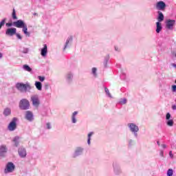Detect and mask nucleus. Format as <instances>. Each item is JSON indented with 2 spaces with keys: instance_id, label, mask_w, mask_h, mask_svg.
<instances>
[{
  "instance_id": "nucleus-1",
  "label": "nucleus",
  "mask_w": 176,
  "mask_h": 176,
  "mask_svg": "<svg viewBox=\"0 0 176 176\" xmlns=\"http://www.w3.org/2000/svg\"><path fill=\"white\" fill-rule=\"evenodd\" d=\"M16 88L21 93H26V91H31L32 87L30 84H24L23 82H18L16 84Z\"/></svg>"
},
{
  "instance_id": "nucleus-2",
  "label": "nucleus",
  "mask_w": 176,
  "mask_h": 176,
  "mask_svg": "<svg viewBox=\"0 0 176 176\" xmlns=\"http://www.w3.org/2000/svg\"><path fill=\"white\" fill-rule=\"evenodd\" d=\"M127 127L131 133L134 135L135 138L138 137V131H140V127L134 122H130L127 124Z\"/></svg>"
},
{
  "instance_id": "nucleus-3",
  "label": "nucleus",
  "mask_w": 176,
  "mask_h": 176,
  "mask_svg": "<svg viewBox=\"0 0 176 176\" xmlns=\"http://www.w3.org/2000/svg\"><path fill=\"white\" fill-rule=\"evenodd\" d=\"M83 152H85V148L82 146H77L74 153L72 154V159H76V157H79V156H82L83 155Z\"/></svg>"
},
{
  "instance_id": "nucleus-4",
  "label": "nucleus",
  "mask_w": 176,
  "mask_h": 176,
  "mask_svg": "<svg viewBox=\"0 0 176 176\" xmlns=\"http://www.w3.org/2000/svg\"><path fill=\"white\" fill-rule=\"evenodd\" d=\"M19 108L23 111L30 109V101L27 99H22L19 102Z\"/></svg>"
},
{
  "instance_id": "nucleus-5",
  "label": "nucleus",
  "mask_w": 176,
  "mask_h": 176,
  "mask_svg": "<svg viewBox=\"0 0 176 176\" xmlns=\"http://www.w3.org/2000/svg\"><path fill=\"white\" fill-rule=\"evenodd\" d=\"M113 170L114 175L117 176L120 175L123 173L122 170V167L120 166V164L119 163L113 164Z\"/></svg>"
},
{
  "instance_id": "nucleus-6",
  "label": "nucleus",
  "mask_w": 176,
  "mask_h": 176,
  "mask_svg": "<svg viewBox=\"0 0 176 176\" xmlns=\"http://www.w3.org/2000/svg\"><path fill=\"white\" fill-rule=\"evenodd\" d=\"M17 118H12L8 126L9 131H14L17 129Z\"/></svg>"
},
{
  "instance_id": "nucleus-7",
  "label": "nucleus",
  "mask_w": 176,
  "mask_h": 176,
  "mask_svg": "<svg viewBox=\"0 0 176 176\" xmlns=\"http://www.w3.org/2000/svg\"><path fill=\"white\" fill-rule=\"evenodd\" d=\"M33 107L38 108L39 104H41V101L39 100V96L38 95H32L30 98Z\"/></svg>"
},
{
  "instance_id": "nucleus-8",
  "label": "nucleus",
  "mask_w": 176,
  "mask_h": 176,
  "mask_svg": "<svg viewBox=\"0 0 176 176\" xmlns=\"http://www.w3.org/2000/svg\"><path fill=\"white\" fill-rule=\"evenodd\" d=\"M166 123L168 127L174 126V120L171 119V114L170 113H167L166 115Z\"/></svg>"
},
{
  "instance_id": "nucleus-9",
  "label": "nucleus",
  "mask_w": 176,
  "mask_h": 176,
  "mask_svg": "<svg viewBox=\"0 0 176 176\" xmlns=\"http://www.w3.org/2000/svg\"><path fill=\"white\" fill-rule=\"evenodd\" d=\"M15 166L14 164L12 162H8L6 165V168L5 169V173H13V171H14V168H15Z\"/></svg>"
},
{
  "instance_id": "nucleus-10",
  "label": "nucleus",
  "mask_w": 176,
  "mask_h": 176,
  "mask_svg": "<svg viewBox=\"0 0 176 176\" xmlns=\"http://www.w3.org/2000/svg\"><path fill=\"white\" fill-rule=\"evenodd\" d=\"M65 80L68 85H71L74 80V73L69 72L65 75Z\"/></svg>"
},
{
  "instance_id": "nucleus-11",
  "label": "nucleus",
  "mask_w": 176,
  "mask_h": 176,
  "mask_svg": "<svg viewBox=\"0 0 176 176\" xmlns=\"http://www.w3.org/2000/svg\"><path fill=\"white\" fill-rule=\"evenodd\" d=\"M16 32H17L16 28H10L6 30V35L7 36H13V35H16Z\"/></svg>"
},
{
  "instance_id": "nucleus-12",
  "label": "nucleus",
  "mask_w": 176,
  "mask_h": 176,
  "mask_svg": "<svg viewBox=\"0 0 176 176\" xmlns=\"http://www.w3.org/2000/svg\"><path fill=\"white\" fill-rule=\"evenodd\" d=\"M72 41H74L72 36H69L67 38L65 45L63 47V52H65V50H67V49H68V47H69L71 45H72Z\"/></svg>"
},
{
  "instance_id": "nucleus-13",
  "label": "nucleus",
  "mask_w": 176,
  "mask_h": 176,
  "mask_svg": "<svg viewBox=\"0 0 176 176\" xmlns=\"http://www.w3.org/2000/svg\"><path fill=\"white\" fill-rule=\"evenodd\" d=\"M18 153L20 157L24 158L27 156V150L23 146H21L18 149Z\"/></svg>"
},
{
  "instance_id": "nucleus-14",
  "label": "nucleus",
  "mask_w": 176,
  "mask_h": 176,
  "mask_svg": "<svg viewBox=\"0 0 176 176\" xmlns=\"http://www.w3.org/2000/svg\"><path fill=\"white\" fill-rule=\"evenodd\" d=\"M175 25V20L168 19L166 22V26L168 30H173Z\"/></svg>"
},
{
  "instance_id": "nucleus-15",
  "label": "nucleus",
  "mask_w": 176,
  "mask_h": 176,
  "mask_svg": "<svg viewBox=\"0 0 176 176\" xmlns=\"http://www.w3.org/2000/svg\"><path fill=\"white\" fill-rule=\"evenodd\" d=\"M25 24L26 23H24V21L21 19L13 22L14 27H16V28H22Z\"/></svg>"
},
{
  "instance_id": "nucleus-16",
  "label": "nucleus",
  "mask_w": 176,
  "mask_h": 176,
  "mask_svg": "<svg viewBox=\"0 0 176 176\" xmlns=\"http://www.w3.org/2000/svg\"><path fill=\"white\" fill-rule=\"evenodd\" d=\"M156 9L158 10H164L166 9V3L163 1H158L156 4Z\"/></svg>"
},
{
  "instance_id": "nucleus-17",
  "label": "nucleus",
  "mask_w": 176,
  "mask_h": 176,
  "mask_svg": "<svg viewBox=\"0 0 176 176\" xmlns=\"http://www.w3.org/2000/svg\"><path fill=\"white\" fill-rule=\"evenodd\" d=\"M25 118L29 122H32L34 120V114H32V111H27L25 112Z\"/></svg>"
},
{
  "instance_id": "nucleus-18",
  "label": "nucleus",
  "mask_w": 176,
  "mask_h": 176,
  "mask_svg": "<svg viewBox=\"0 0 176 176\" xmlns=\"http://www.w3.org/2000/svg\"><path fill=\"white\" fill-rule=\"evenodd\" d=\"M78 111H74L72 113L71 116V120H72V123H73L74 124H76L78 122V118H76V116H78Z\"/></svg>"
},
{
  "instance_id": "nucleus-19",
  "label": "nucleus",
  "mask_w": 176,
  "mask_h": 176,
  "mask_svg": "<svg viewBox=\"0 0 176 176\" xmlns=\"http://www.w3.org/2000/svg\"><path fill=\"white\" fill-rule=\"evenodd\" d=\"M43 48L41 50V55L42 57H46L47 56V45L43 44Z\"/></svg>"
},
{
  "instance_id": "nucleus-20",
  "label": "nucleus",
  "mask_w": 176,
  "mask_h": 176,
  "mask_svg": "<svg viewBox=\"0 0 176 176\" xmlns=\"http://www.w3.org/2000/svg\"><path fill=\"white\" fill-rule=\"evenodd\" d=\"M21 28L23 34H25L26 36H30L31 33L28 32V28L27 27V23H25V25Z\"/></svg>"
},
{
  "instance_id": "nucleus-21",
  "label": "nucleus",
  "mask_w": 176,
  "mask_h": 176,
  "mask_svg": "<svg viewBox=\"0 0 176 176\" xmlns=\"http://www.w3.org/2000/svg\"><path fill=\"white\" fill-rule=\"evenodd\" d=\"M163 30V26L160 22L156 23V30L155 32L157 34H160L161 31Z\"/></svg>"
},
{
  "instance_id": "nucleus-22",
  "label": "nucleus",
  "mask_w": 176,
  "mask_h": 176,
  "mask_svg": "<svg viewBox=\"0 0 176 176\" xmlns=\"http://www.w3.org/2000/svg\"><path fill=\"white\" fill-rule=\"evenodd\" d=\"M12 142H14V146H15L16 148H17V146L20 145V137L15 136L12 140Z\"/></svg>"
},
{
  "instance_id": "nucleus-23",
  "label": "nucleus",
  "mask_w": 176,
  "mask_h": 176,
  "mask_svg": "<svg viewBox=\"0 0 176 176\" xmlns=\"http://www.w3.org/2000/svg\"><path fill=\"white\" fill-rule=\"evenodd\" d=\"M164 20V15H163V12L158 11V17H157V23H162Z\"/></svg>"
},
{
  "instance_id": "nucleus-24",
  "label": "nucleus",
  "mask_w": 176,
  "mask_h": 176,
  "mask_svg": "<svg viewBox=\"0 0 176 176\" xmlns=\"http://www.w3.org/2000/svg\"><path fill=\"white\" fill-rule=\"evenodd\" d=\"M93 135H94V132L91 131L88 133L87 135V144L88 145H91V137H93Z\"/></svg>"
},
{
  "instance_id": "nucleus-25",
  "label": "nucleus",
  "mask_w": 176,
  "mask_h": 176,
  "mask_svg": "<svg viewBox=\"0 0 176 176\" xmlns=\"http://www.w3.org/2000/svg\"><path fill=\"white\" fill-rule=\"evenodd\" d=\"M11 113H12V109H10V108L9 107L6 108L3 111L4 116H10Z\"/></svg>"
},
{
  "instance_id": "nucleus-26",
  "label": "nucleus",
  "mask_w": 176,
  "mask_h": 176,
  "mask_svg": "<svg viewBox=\"0 0 176 176\" xmlns=\"http://www.w3.org/2000/svg\"><path fill=\"white\" fill-rule=\"evenodd\" d=\"M34 86L36 87V89H37V90H38V91H41L42 90V82H39V81H36Z\"/></svg>"
},
{
  "instance_id": "nucleus-27",
  "label": "nucleus",
  "mask_w": 176,
  "mask_h": 176,
  "mask_svg": "<svg viewBox=\"0 0 176 176\" xmlns=\"http://www.w3.org/2000/svg\"><path fill=\"white\" fill-rule=\"evenodd\" d=\"M8 152V148H6V146H0V155L2 156L3 153H6Z\"/></svg>"
},
{
  "instance_id": "nucleus-28",
  "label": "nucleus",
  "mask_w": 176,
  "mask_h": 176,
  "mask_svg": "<svg viewBox=\"0 0 176 176\" xmlns=\"http://www.w3.org/2000/svg\"><path fill=\"white\" fill-rule=\"evenodd\" d=\"M23 69L25 71H27L28 72H31V71H32V69L31 67H30V66H28V65H23Z\"/></svg>"
},
{
  "instance_id": "nucleus-29",
  "label": "nucleus",
  "mask_w": 176,
  "mask_h": 176,
  "mask_svg": "<svg viewBox=\"0 0 176 176\" xmlns=\"http://www.w3.org/2000/svg\"><path fill=\"white\" fill-rule=\"evenodd\" d=\"M119 104H120V105L127 104V99L126 98L120 99Z\"/></svg>"
},
{
  "instance_id": "nucleus-30",
  "label": "nucleus",
  "mask_w": 176,
  "mask_h": 176,
  "mask_svg": "<svg viewBox=\"0 0 176 176\" xmlns=\"http://www.w3.org/2000/svg\"><path fill=\"white\" fill-rule=\"evenodd\" d=\"M91 74L94 78H97V68L93 67L91 69Z\"/></svg>"
},
{
  "instance_id": "nucleus-31",
  "label": "nucleus",
  "mask_w": 176,
  "mask_h": 176,
  "mask_svg": "<svg viewBox=\"0 0 176 176\" xmlns=\"http://www.w3.org/2000/svg\"><path fill=\"white\" fill-rule=\"evenodd\" d=\"M12 17L13 20H17V15H16V10L14 8L12 10Z\"/></svg>"
},
{
  "instance_id": "nucleus-32",
  "label": "nucleus",
  "mask_w": 176,
  "mask_h": 176,
  "mask_svg": "<svg viewBox=\"0 0 176 176\" xmlns=\"http://www.w3.org/2000/svg\"><path fill=\"white\" fill-rule=\"evenodd\" d=\"M104 91H105L107 96L109 97V98H112V95L111 94V92H109V89H108V88L105 87Z\"/></svg>"
},
{
  "instance_id": "nucleus-33",
  "label": "nucleus",
  "mask_w": 176,
  "mask_h": 176,
  "mask_svg": "<svg viewBox=\"0 0 176 176\" xmlns=\"http://www.w3.org/2000/svg\"><path fill=\"white\" fill-rule=\"evenodd\" d=\"M5 23H6V18H4L1 22H0V30L5 25Z\"/></svg>"
},
{
  "instance_id": "nucleus-34",
  "label": "nucleus",
  "mask_w": 176,
  "mask_h": 176,
  "mask_svg": "<svg viewBox=\"0 0 176 176\" xmlns=\"http://www.w3.org/2000/svg\"><path fill=\"white\" fill-rule=\"evenodd\" d=\"M128 145L129 146H133L134 145V140H133V139H129L128 140Z\"/></svg>"
},
{
  "instance_id": "nucleus-35",
  "label": "nucleus",
  "mask_w": 176,
  "mask_h": 176,
  "mask_svg": "<svg viewBox=\"0 0 176 176\" xmlns=\"http://www.w3.org/2000/svg\"><path fill=\"white\" fill-rule=\"evenodd\" d=\"M45 128L47 129V130L52 129V124L50 122H47L45 124Z\"/></svg>"
},
{
  "instance_id": "nucleus-36",
  "label": "nucleus",
  "mask_w": 176,
  "mask_h": 176,
  "mask_svg": "<svg viewBox=\"0 0 176 176\" xmlns=\"http://www.w3.org/2000/svg\"><path fill=\"white\" fill-rule=\"evenodd\" d=\"M173 174H174V170H173V169H168L167 171V176H173Z\"/></svg>"
},
{
  "instance_id": "nucleus-37",
  "label": "nucleus",
  "mask_w": 176,
  "mask_h": 176,
  "mask_svg": "<svg viewBox=\"0 0 176 176\" xmlns=\"http://www.w3.org/2000/svg\"><path fill=\"white\" fill-rule=\"evenodd\" d=\"M38 80H40V82H45V76H38Z\"/></svg>"
},
{
  "instance_id": "nucleus-38",
  "label": "nucleus",
  "mask_w": 176,
  "mask_h": 176,
  "mask_svg": "<svg viewBox=\"0 0 176 176\" xmlns=\"http://www.w3.org/2000/svg\"><path fill=\"white\" fill-rule=\"evenodd\" d=\"M50 87V85H49V83H45L44 85V89L45 90H49V87Z\"/></svg>"
},
{
  "instance_id": "nucleus-39",
  "label": "nucleus",
  "mask_w": 176,
  "mask_h": 176,
  "mask_svg": "<svg viewBox=\"0 0 176 176\" xmlns=\"http://www.w3.org/2000/svg\"><path fill=\"white\" fill-rule=\"evenodd\" d=\"M29 51H30V50H28V48H23L22 53L27 54V53H28Z\"/></svg>"
},
{
  "instance_id": "nucleus-40",
  "label": "nucleus",
  "mask_w": 176,
  "mask_h": 176,
  "mask_svg": "<svg viewBox=\"0 0 176 176\" xmlns=\"http://www.w3.org/2000/svg\"><path fill=\"white\" fill-rule=\"evenodd\" d=\"M172 91H173V93H176V85H172Z\"/></svg>"
},
{
  "instance_id": "nucleus-41",
  "label": "nucleus",
  "mask_w": 176,
  "mask_h": 176,
  "mask_svg": "<svg viewBox=\"0 0 176 176\" xmlns=\"http://www.w3.org/2000/svg\"><path fill=\"white\" fill-rule=\"evenodd\" d=\"M15 35L16 38H18V39H23V37L21 36V35H20V34L16 33Z\"/></svg>"
},
{
  "instance_id": "nucleus-42",
  "label": "nucleus",
  "mask_w": 176,
  "mask_h": 176,
  "mask_svg": "<svg viewBox=\"0 0 176 176\" xmlns=\"http://www.w3.org/2000/svg\"><path fill=\"white\" fill-rule=\"evenodd\" d=\"M108 61H109V58H106L104 60V67H107V65H108Z\"/></svg>"
},
{
  "instance_id": "nucleus-43",
  "label": "nucleus",
  "mask_w": 176,
  "mask_h": 176,
  "mask_svg": "<svg viewBox=\"0 0 176 176\" xmlns=\"http://www.w3.org/2000/svg\"><path fill=\"white\" fill-rule=\"evenodd\" d=\"M114 49L116 52H120V47H119L118 46H115Z\"/></svg>"
},
{
  "instance_id": "nucleus-44",
  "label": "nucleus",
  "mask_w": 176,
  "mask_h": 176,
  "mask_svg": "<svg viewBox=\"0 0 176 176\" xmlns=\"http://www.w3.org/2000/svg\"><path fill=\"white\" fill-rule=\"evenodd\" d=\"M6 27H12L13 25V23H7L6 24Z\"/></svg>"
},
{
  "instance_id": "nucleus-45",
  "label": "nucleus",
  "mask_w": 176,
  "mask_h": 176,
  "mask_svg": "<svg viewBox=\"0 0 176 176\" xmlns=\"http://www.w3.org/2000/svg\"><path fill=\"white\" fill-rule=\"evenodd\" d=\"M169 156H170V157H171V159H173V157H174V155H173V151L169 152Z\"/></svg>"
},
{
  "instance_id": "nucleus-46",
  "label": "nucleus",
  "mask_w": 176,
  "mask_h": 176,
  "mask_svg": "<svg viewBox=\"0 0 176 176\" xmlns=\"http://www.w3.org/2000/svg\"><path fill=\"white\" fill-rule=\"evenodd\" d=\"M172 109H173V111H176V105L175 104L172 106Z\"/></svg>"
},
{
  "instance_id": "nucleus-47",
  "label": "nucleus",
  "mask_w": 176,
  "mask_h": 176,
  "mask_svg": "<svg viewBox=\"0 0 176 176\" xmlns=\"http://www.w3.org/2000/svg\"><path fill=\"white\" fill-rule=\"evenodd\" d=\"M162 147L164 149H166V148H167V145H166V144H162Z\"/></svg>"
},
{
  "instance_id": "nucleus-48",
  "label": "nucleus",
  "mask_w": 176,
  "mask_h": 176,
  "mask_svg": "<svg viewBox=\"0 0 176 176\" xmlns=\"http://www.w3.org/2000/svg\"><path fill=\"white\" fill-rule=\"evenodd\" d=\"M160 155L162 156V157L164 156L163 151H160Z\"/></svg>"
},
{
  "instance_id": "nucleus-49",
  "label": "nucleus",
  "mask_w": 176,
  "mask_h": 176,
  "mask_svg": "<svg viewBox=\"0 0 176 176\" xmlns=\"http://www.w3.org/2000/svg\"><path fill=\"white\" fill-rule=\"evenodd\" d=\"M2 57H3V54H2L1 52H0V59L2 58Z\"/></svg>"
},
{
  "instance_id": "nucleus-50",
  "label": "nucleus",
  "mask_w": 176,
  "mask_h": 176,
  "mask_svg": "<svg viewBox=\"0 0 176 176\" xmlns=\"http://www.w3.org/2000/svg\"><path fill=\"white\" fill-rule=\"evenodd\" d=\"M172 66H173L174 68H176V64H175V63H173V64H172Z\"/></svg>"
},
{
  "instance_id": "nucleus-51",
  "label": "nucleus",
  "mask_w": 176,
  "mask_h": 176,
  "mask_svg": "<svg viewBox=\"0 0 176 176\" xmlns=\"http://www.w3.org/2000/svg\"><path fill=\"white\" fill-rule=\"evenodd\" d=\"M157 144H158V145H160V144H159V142H157Z\"/></svg>"
}]
</instances>
